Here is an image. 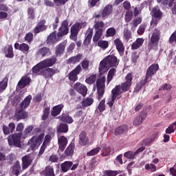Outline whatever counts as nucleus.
Here are the masks:
<instances>
[{
	"label": "nucleus",
	"instance_id": "nucleus-1",
	"mask_svg": "<svg viewBox=\"0 0 176 176\" xmlns=\"http://www.w3.org/2000/svg\"><path fill=\"white\" fill-rule=\"evenodd\" d=\"M57 59L52 56L38 63L32 68V72L36 75H43L44 78H52L56 74V69L49 67H53Z\"/></svg>",
	"mask_w": 176,
	"mask_h": 176
},
{
	"label": "nucleus",
	"instance_id": "nucleus-2",
	"mask_svg": "<svg viewBox=\"0 0 176 176\" xmlns=\"http://www.w3.org/2000/svg\"><path fill=\"white\" fill-rule=\"evenodd\" d=\"M118 64V58L113 55H109L100 61L99 72L100 74H105L111 67H117Z\"/></svg>",
	"mask_w": 176,
	"mask_h": 176
},
{
	"label": "nucleus",
	"instance_id": "nucleus-3",
	"mask_svg": "<svg viewBox=\"0 0 176 176\" xmlns=\"http://www.w3.org/2000/svg\"><path fill=\"white\" fill-rule=\"evenodd\" d=\"M157 69H159V65L157 64L152 65L147 69L146 78L144 80H142L139 84H138L136 87V90L138 91H140V90H141V88L145 85V83H146V82H149V80H151V78H152L153 75H155V74H156Z\"/></svg>",
	"mask_w": 176,
	"mask_h": 176
},
{
	"label": "nucleus",
	"instance_id": "nucleus-4",
	"mask_svg": "<svg viewBox=\"0 0 176 176\" xmlns=\"http://www.w3.org/2000/svg\"><path fill=\"white\" fill-rule=\"evenodd\" d=\"M21 137L23 133H14L8 137V141L10 146H16V148H21Z\"/></svg>",
	"mask_w": 176,
	"mask_h": 176
},
{
	"label": "nucleus",
	"instance_id": "nucleus-5",
	"mask_svg": "<svg viewBox=\"0 0 176 176\" xmlns=\"http://www.w3.org/2000/svg\"><path fill=\"white\" fill-rule=\"evenodd\" d=\"M43 137H45V133L35 135L31 138L30 140L28 141V144L32 151H35V149L38 148V146L42 144V141H43Z\"/></svg>",
	"mask_w": 176,
	"mask_h": 176
},
{
	"label": "nucleus",
	"instance_id": "nucleus-6",
	"mask_svg": "<svg viewBox=\"0 0 176 176\" xmlns=\"http://www.w3.org/2000/svg\"><path fill=\"white\" fill-rule=\"evenodd\" d=\"M160 35V32L159 30L155 29L151 36V42L148 44V49L155 50L157 47V45H159V40L160 39V37L159 36Z\"/></svg>",
	"mask_w": 176,
	"mask_h": 176
},
{
	"label": "nucleus",
	"instance_id": "nucleus-7",
	"mask_svg": "<svg viewBox=\"0 0 176 176\" xmlns=\"http://www.w3.org/2000/svg\"><path fill=\"white\" fill-rule=\"evenodd\" d=\"M96 87L98 89V98L101 100L105 91V77H102L97 80Z\"/></svg>",
	"mask_w": 176,
	"mask_h": 176
},
{
	"label": "nucleus",
	"instance_id": "nucleus-8",
	"mask_svg": "<svg viewBox=\"0 0 176 176\" xmlns=\"http://www.w3.org/2000/svg\"><path fill=\"white\" fill-rule=\"evenodd\" d=\"M78 167H79L78 163L74 164V162L71 161H65L60 165V168L63 173H67V171H69V170H72V171H75Z\"/></svg>",
	"mask_w": 176,
	"mask_h": 176
},
{
	"label": "nucleus",
	"instance_id": "nucleus-9",
	"mask_svg": "<svg viewBox=\"0 0 176 176\" xmlns=\"http://www.w3.org/2000/svg\"><path fill=\"white\" fill-rule=\"evenodd\" d=\"M125 82L122 83L121 85V89L122 91H127L131 86V82L133 80V74L129 73L125 77Z\"/></svg>",
	"mask_w": 176,
	"mask_h": 176
},
{
	"label": "nucleus",
	"instance_id": "nucleus-10",
	"mask_svg": "<svg viewBox=\"0 0 176 176\" xmlns=\"http://www.w3.org/2000/svg\"><path fill=\"white\" fill-rule=\"evenodd\" d=\"M68 27V21H63L58 32V38H61V36H64V35H67V34H68V32L69 31Z\"/></svg>",
	"mask_w": 176,
	"mask_h": 176
},
{
	"label": "nucleus",
	"instance_id": "nucleus-11",
	"mask_svg": "<svg viewBox=\"0 0 176 176\" xmlns=\"http://www.w3.org/2000/svg\"><path fill=\"white\" fill-rule=\"evenodd\" d=\"M80 71H82V67L80 65H78L69 74V79L72 80V82H76V80H78V75L80 74Z\"/></svg>",
	"mask_w": 176,
	"mask_h": 176
},
{
	"label": "nucleus",
	"instance_id": "nucleus-12",
	"mask_svg": "<svg viewBox=\"0 0 176 176\" xmlns=\"http://www.w3.org/2000/svg\"><path fill=\"white\" fill-rule=\"evenodd\" d=\"M80 28H82V24L79 23H76L72 27L70 38H72V41H76V36H78V32H79Z\"/></svg>",
	"mask_w": 176,
	"mask_h": 176
},
{
	"label": "nucleus",
	"instance_id": "nucleus-13",
	"mask_svg": "<svg viewBox=\"0 0 176 176\" xmlns=\"http://www.w3.org/2000/svg\"><path fill=\"white\" fill-rule=\"evenodd\" d=\"M74 89H76L78 93L81 94L82 96H85L86 94H87V87L85 86V85L80 83V82H76L74 86Z\"/></svg>",
	"mask_w": 176,
	"mask_h": 176
},
{
	"label": "nucleus",
	"instance_id": "nucleus-14",
	"mask_svg": "<svg viewBox=\"0 0 176 176\" xmlns=\"http://www.w3.org/2000/svg\"><path fill=\"white\" fill-rule=\"evenodd\" d=\"M68 144V140L65 136H60L58 139V149L60 152H64L65 148H67V145Z\"/></svg>",
	"mask_w": 176,
	"mask_h": 176
},
{
	"label": "nucleus",
	"instance_id": "nucleus-15",
	"mask_svg": "<svg viewBox=\"0 0 176 176\" xmlns=\"http://www.w3.org/2000/svg\"><path fill=\"white\" fill-rule=\"evenodd\" d=\"M45 24H46V21L45 20L38 22L34 29V34H39V32H42V31L47 30V26L45 25Z\"/></svg>",
	"mask_w": 176,
	"mask_h": 176
},
{
	"label": "nucleus",
	"instance_id": "nucleus-16",
	"mask_svg": "<svg viewBox=\"0 0 176 176\" xmlns=\"http://www.w3.org/2000/svg\"><path fill=\"white\" fill-rule=\"evenodd\" d=\"M32 163V160L30 155H26L22 157V168L23 170H27L31 164Z\"/></svg>",
	"mask_w": 176,
	"mask_h": 176
},
{
	"label": "nucleus",
	"instance_id": "nucleus-17",
	"mask_svg": "<svg viewBox=\"0 0 176 176\" xmlns=\"http://www.w3.org/2000/svg\"><path fill=\"white\" fill-rule=\"evenodd\" d=\"M31 82V78L28 76H23L18 82V86L20 89H24L25 86H28Z\"/></svg>",
	"mask_w": 176,
	"mask_h": 176
},
{
	"label": "nucleus",
	"instance_id": "nucleus-18",
	"mask_svg": "<svg viewBox=\"0 0 176 176\" xmlns=\"http://www.w3.org/2000/svg\"><path fill=\"white\" fill-rule=\"evenodd\" d=\"M12 175H20L21 171V166H20V161L17 160L15 164L11 167Z\"/></svg>",
	"mask_w": 176,
	"mask_h": 176
},
{
	"label": "nucleus",
	"instance_id": "nucleus-19",
	"mask_svg": "<svg viewBox=\"0 0 176 176\" xmlns=\"http://www.w3.org/2000/svg\"><path fill=\"white\" fill-rule=\"evenodd\" d=\"M64 52H65V44L64 43H61L56 47L55 54L56 56L60 57V56L64 54Z\"/></svg>",
	"mask_w": 176,
	"mask_h": 176
},
{
	"label": "nucleus",
	"instance_id": "nucleus-20",
	"mask_svg": "<svg viewBox=\"0 0 176 176\" xmlns=\"http://www.w3.org/2000/svg\"><path fill=\"white\" fill-rule=\"evenodd\" d=\"M74 151H75V143L71 142L65 151V156L72 157V156H74Z\"/></svg>",
	"mask_w": 176,
	"mask_h": 176
},
{
	"label": "nucleus",
	"instance_id": "nucleus-21",
	"mask_svg": "<svg viewBox=\"0 0 176 176\" xmlns=\"http://www.w3.org/2000/svg\"><path fill=\"white\" fill-rule=\"evenodd\" d=\"M114 43L116 46L118 52L120 53V56H122V54H123L124 52V46L123 45V43H122L120 39L117 38L114 41Z\"/></svg>",
	"mask_w": 176,
	"mask_h": 176
},
{
	"label": "nucleus",
	"instance_id": "nucleus-22",
	"mask_svg": "<svg viewBox=\"0 0 176 176\" xmlns=\"http://www.w3.org/2000/svg\"><path fill=\"white\" fill-rule=\"evenodd\" d=\"M89 142V139L86 135V133H80L78 144L80 146H85Z\"/></svg>",
	"mask_w": 176,
	"mask_h": 176
},
{
	"label": "nucleus",
	"instance_id": "nucleus-23",
	"mask_svg": "<svg viewBox=\"0 0 176 176\" xmlns=\"http://www.w3.org/2000/svg\"><path fill=\"white\" fill-rule=\"evenodd\" d=\"M38 56H42V57H49L50 54H52V52H50V50L47 47H43L38 50L37 52Z\"/></svg>",
	"mask_w": 176,
	"mask_h": 176
},
{
	"label": "nucleus",
	"instance_id": "nucleus-24",
	"mask_svg": "<svg viewBox=\"0 0 176 176\" xmlns=\"http://www.w3.org/2000/svg\"><path fill=\"white\" fill-rule=\"evenodd\" d=\"M146 119V113H142L139 117H137L133 120V124L134 126H139V124H141L144 120Z\"/></svg>",
	"mask_w": 176,
	"mask_h": 176
},
{
	"label": "nucleus",
	"instance_id": "nucleus-25",
	"mask_svg": "<svg viewBox=\"0 0 176 176\" xmlns=\"http://www.w3.org/2000/svg\"><path fill=\"white\" fill-rule=\"evenodd\" d=\"M43 174L44 176H56L54 174V168H53V166L50 165L45 167L43 171Z\"/></svg>",
	"mask_w": 176,
	"mask_h": 176
},
{
	"label": "nucleus",
	"instance_id": "nucleus-26",
	"mask_svg": "<svg viewBox=\"0 0 176 176\" xmlns=\"http://www.w3.org/2000/svg\"><path fill=\"white\" fill-rule=\"evenodd\" d=\"M31 100H32V96L30 95L25 98L24 100L21 103V109H25V108H28V107H30V104H31Z\"/></svg>",
	"mask_w": 176,
	"mask_h": 176
},
{
	"label": "nucleus",
	"instance_id": "nucleus-27",
	"mask_svg": "<svg viewBox=\"0 0 176 176\" xmlns=\"http://www.w3.org/2000/svg\"><path fill=\"white\" fill-rule=\"evenodd\" d=\"M83 57V55L81 54H77L76 56H72L70 58L67 60L68 64H76V63H79L80 60H82V58Z\"/></svg>",
	"mask_w": 176,
	"mask_h": 176
},
{
	"label": "nucleus",
	"instance_id": "nucleus-28",
	"mask_svg": "<svg viewBox=\"0 0 176 176\" xmlns=\"http://www.w3.org/2000/svg\"><path fill=\"white\" fill-rule=\"evenodd\" d=\"M144 43V38H137V40L132 43V50H137L139 47H141Z\"/></svg>",
	"mask_w": 176,
	"mask_h": 176
},
{
	"label": "nucleus",
	"instance_id": "nucleus-29",
	"mask_svg": "<svg viewBox=\"0 0 176 176\" xmlns=\"http://www.w3.org/2000/svg\"><path fill=\"white\" fill-rule=\"evenodd\" d=\"M16 126L14 125V123L11 122L9 124L8 126L5 125L3 126V133H13L14 132Z\"/></svg>",
	"mask_w": 176,
	"mask_h": 176
},
{
	"label": "nucleus",
	"instance_id": "nucleus-30",
	"mask_svg": "<svg viewBox=\"0 0 176 176\" xmlns=\"http://www.w3.org/2000/svg\"><path fill=\"white\" fill-rule=\"evenodd\" d=\"M112 13V5L106 6L102 12V17H107V16H109Z\"/></svg>",
	"mask_w": 176,
	"mask_h": 176
},
{
	"label": "nucleus",
	"instance_id": "nucleus-31",
	"mask_svg": "<svg viewBox=\"0 0 176 176\" xmlns=\"http://www.w3.org/2000/svg\"><path fill=\"white\" fill-rule=\"evenodd\" d=\"M5 56L8 58H12L14 56L13 54V47L12 45H8L4 50Z\"/></svg>",
	"mask_w": 176,
	"mask_h": 176
},
{
	"label": "nucleus",
	"instance_id": "nucleus-32",
	"mask_svg": "<svg viewBox=\"0 0 176 176\" xmlns=\"http://www.w3.org/2000/svg\"><path fill=\"white\" fill-rule=\"evenodd\" d=\"M152 16L155 19H162V11L159 7H154L151 11Z\"/></svg>",
	"mask_w": 176,
	"mask_h": 176
},
{
	"label": "nucleus",
	"instance_id": "nucleus-33",
	"mask_svg": "<svg viewBox=\"0 0 176 176\" xmlns=\"http://www.w3.org/2000/svg\"><path fill=\"white\" fill-rule=\"evenodd\" d=\"M86 35H87V36L84 41V44L89 45V43H90V41H91V38L93 36V29H89L88 30H87Z\"/></svg>",
	"mask_w": 176,
	"mask_h": 176
},
{
	"label": "nucleus",
	"instance_id": "nucleus-34",
	"mask_svg": "<svg viewBox=\"0 0 176 176\" xmlns=\"http://www.w3.org/2000/svg\"><path fill=\"white\" fill-rule=\"evenodd\" d=\"M60 120L61 122H65V123H68V124L74 123V119L67 114H63L60 117Z\"/></svg>",
	"mask_w": 176,
	"mask_h": 176
},
{
	"label": "nucleus",
	"instance_id": "nucleus-35",
	"mask_svg": "<svg viewBox=\"0 0 176 176\" xmlns=\"http://www.w3.org/2000/svg\"><path fill=\"white\" fill-rule=\"evenodd\" d=\"M63 108H64V105L63 104H58L57 106H55L53 108V110L52 111V113H51L52 116H57V115H59Z\"/></svg>",
	"mask_w": 176,
	"mask_h": 176
},
{
	"label": "nucleus",
	"instance_id": "nucleus-36",
	"mask_svg": "<svg viewBox=\"0 0 176 176\" xmlns=\"http://www.w3.org/2000/svg\"><path fill=\"white\" fill-rule=\"evenodd\" d=\"M122 91H123L122 90V87H120V85H117L111 91V94H112L113 97H115L116 98L118 96H120V94Z\"/></svg>",
	"mask_w": 176,
	"mask_h": 176
},
{
	"label": "nucleus",
	"instance_id": "nucleus-37",
	"mask_svg": "<svg viewBox=\"0 0 176 176\" xmlns=\"http://www.w3.org/2000/svg\"><path fill=\"white\" fill-rule=\"evenodd\" d=\"M56 41H57V38H56V33L54 32L47 38L46 42L47 45H52V43H54Z\"/></svg>",
	"mask_w": 176,
	"mask_h": 176
},
{
	"label": "nucleus",
	"instance_id": "nucleus-38",
	"mask_svg": "<svg viewBox=\"0 0 176 176\" xmlns=\"http://www.w3.org/2000/svg\"><path fill=\"white\" fill-rule=\"evenodd\" d=\"M16 116L17 119H25L26 118L28 117V113L22 110L21 111L16 110Z\"/></svg>",
	"mask_w": 176,
	"mask_h": 176
},
{
	"label": "nucleus",
	"instance_id": "nucleus-39",
	"mask_svg": "<svg viewBox=\"0 0 176 176\" xmlns=\"http://www.w3.org/2000/svg\"><path fill=\"white\" fill-rule=\"evenodd\" d=\"M96 80H97V74H92L85 79V82L87 85H93V83H95Z\"/></svg>",
	"mask_w": 176,
	"mask_h": 176
},
{
	"label": "nucleus",
	"instance_id": "nucleus-40",
	"mask_svg": "<svg viewBox=\"0 0 176 176\" xmlns=\"http://www.w3.org/2000/svg\"><path fill=\"white\" fill-rule=\"evenodd\" d=\"M98 46L100 47V49L105 50L109 46V43L107 41L100 40L98 41Z\"/></svg>",
	"mask_w": 176,
	"mask_h": 176
},
{
	"label": "nucleus",
	"instance_id": "nucleus-41",
	"mask_svg": "<svg viewBox=\"0 0 176 176\" xmlns=\"http://www.w3.org/2000/svg\"><path fill=\"white\" fill-rule=\"evenodd\" d=\"M115 35H116V29H115V28H110L107 30V38H109V36H115Z\"/></svg>",
	"mask_w": 176,
	"mask_h": 176
},
{
	"label": "nucleus",
	"instance_id": "nucleus-42",
	"mask_svg": "<svg viewBox=\"0 0 176 176\" xmlns=\"http://www.w3.org/2000/svg\"><path fill=\"white\" fill-rule=\"evenodd\" d=\"M116 73V69L115 68H112L109 71L108 75H107L108 83H109V82L112 80V79L113 78V76L115 75Z\"/></svg>",
	"mask_w": 176,
	"mask_h": 176
},
{
	"label": "nucleus",
	"instance_id": "nucleus-43",
	"mask_svg": "<svg viewBox=\"0 0 176 176\" xmlns=\"http://www.w3.org/2000/svg\"><path fill=\"white\" fill-rule=\"evenodd\" d=\"M58 133H68V125L67 124H60L58 129Z\"/></svg>",
	"mask_w": 176,
	"mask_h": 176
},
{
	"label": "nucleus",
	"instance_id": "nucleus-44",
	"mask_svg": "<svg viewBox=\"0 0 176 176\" xmlns=\"http://www.w3.org/2000/svg\"><path fill=\"white\" fill-rule=\"evenodd\" d=\"M8 87V78H5L0 82V91H3Z\"/></svg>",
	"mask_w": 176,
	"mask_h": 176
},
{
	"label": "nucleus",
	"instance_id": "nucleus-45",
	"mask_svg": "<svg viewBox=\"0 0 176 176\" xmlns=\"http://www.w3.org/2000/svg\"><path fill=\"white\" fill-rule=\"evenodd\" d=\"M33 131V133H39L41 131V129L38 127H34L32 126H30L27 127L25 130V133H31V131Z\"/></svg>",
	"mask_w": 176,
	"mask_h": 176
},
{
	"label": "nucleus",
	"instance_id": "nucleus-46",
	"mask_svg": "<svg viewBox=\"0 0 176 176\" xmlns=\"http://www.w3.org/2000/svg\"><path fill=\"white\" fill-rule=\"evenodd\" d=\"M94 100L92 98H87L84 100H82V107H90L91 104H93Z\"/></svg>",
	"mask_w": 176,
	"mask_h": 176
},
{
	"label": "nucleus",
	"instance_id": "nucleus-47",
	"mask_svg": "<svg viewBox=\"0 0 176 176\" xmlns=\"http://www.w3.org/2000/svg\"><path fill=\"white\" fill-rule=\"evenodd\" d=\"M100 151H101L100 147H97L96 148H94V149L89 151L87 153V156H95V155H97V153H98V152H100Z\"/></svg>",
	"mask_w": 176,
	"mask_h": 176
},
{
	"label": "nucleus",
	"instance_id": "nucleus-48",
	"mask_svg": "<svg viewBox=\"0 0 176 176\" xmlns=\"http://www.w3.org/2000/svg\"><path fill=\"white\" fill-rule=\"evenodd\" d=\"M101 35H102V31L97 30L93 38L94 42H98V41H100V39L101 38Z\"/></svg>",
	"mask_w": 176,
	"mask_h": 176
},
{
	"label": "nucleus",
	"instance_id": "nucleus-49",
	"mask_svg": "<svg viewBox=\"0 0 176 176\" xmlns=\"http://www.w3.org/2000/svg\"><path fill=\"white\" fill-rule=\"evenodd\" d=\"M156 166L153 164H146L145 165V170H150L151 173H155L156 171Z\"/></svg>",
	"mask_w": 176,
	"mask_h": 176
},
{
	"label": "nucleus",
	"instance_id": "nucleus-50",
	"mask_svg": "<svg viewBox=\"0 0 176 176\" xmlns=\"http://www.w3.org/2000/svg\"><path fill=\"white\" fill-rule=\"evenodd\" d=\"M95 30L96 31H102V28L104 27V22L103 21H98L96 22L94 24Z\"/></svg>",
	"mask_w": 176,
	"mask_h": 176
},
{
	"label": "nucleus",
	"instance_id": "nucleus-51",
	"mask_svg": "<svg viewBox=\"0 0 176 176\" xmlns=\"http://www.w3.org/2000/svg\"><path fill=\"white\" fill-rule=\"evenodd\" d=\"M176 130V121L170 124L166 130V133H174Z\"/></svg>",
	"mask_w": 176,
	"mask_h": 176
},
{
	"label": "nucleus",
	"instance_id": "nucleus-52",
	"mask_svg": "<svg viewBox=\"0 0 176 176\" xmlns=\"http://www.w3.org/2000/svg\"><path fill=\"white\" fill-rule=\"evenodd\" d=\"M156 137H157V135L155 134L153 138L144 140L143 141L144 145H146V146L151 145V144H152V142H153L155 140H156Z\"/></svg>",
	"mask_w": 176,
	"mask_h": 176
},
{
	"label": "nucleus",
	"instance_id": "nucleus-53",
	"mask_svg": "<svg viewBox=\"0 0 176 176\" xmlns=\"http://www.w3.org/2000/svg\"><path fill=\"white\" fill-rule=\"evenodd\" d=\"M133 19V12L128 10L125 14V21L129 23Z\"/></svg>",
	"mask_w": 176,
	"mask_h": 176
},
{
	"label": "nucleus",
	"instance_id": "nucleus-54",
	"mask_svg": "<svg viewBox=\"0 0 176 176\" xmlns=\"http://www.w3.org/2000/svg\"><path fill=\"white\" fill-rule=\"evenodd\" d=\"M104 174L106 176H116L118 175V170H104Z\"/></svg>",
	"mask_w": 176,
	"mask_h": 176
},
{
	"label": "nucleus",
	"instance_id": "nucleus-55",
	"mask_svg": "<svg viewBox=\"0 0 176 176\" xmlns=\"http://www.w3.org/2000/svg\"><path fill=\"white\" fill-rule=\"evenodd\" d=\"M127 130L128 128L126 125H122L116 130L115 133H126Z\"/></svg>",
	"mask_w": 176,
	"mask_h": 176
},
{
	"label": "nucleus",
	"instance_id": "nucleus-56",
	"mask_svg": "<svg viewBox=\"0 0 176 176\" xmlns=\"http://www.w3.org/2000/svg\"><path fill=\"white\" fill-rule=\"evenodd\" d=\"M90 65V62L87 60H83L81 62V66L85 69V71H87L89 69V65Z\"/></svg>",
	"mask_w": 176,
	"mask_h": 176
},
{
	"label": "nucleus",
	"instance_id": "nucleus-57",
	"mask_svg": "<svg viewBox=\"0 0 176 176\" xmlns=\"http://www.w3.org/2000/svg\"><path fill=\"white\" fill-rule=\"evenodd\" d=\"M175 0H170L168 1V0H157V2H160L161 3H162V5H168L170 8H171V6H173V3L175 1Z\"/></svg>",
	"mask_w": 176,
	"mask_h": 176
},
{
	"label": "nucleus",
	"instance_id": "nucleus-58",
	"mask_svg": "<svg viewBox=\"0 0 176 176\" xmlns=\"http://www.w3.org/2000/svg\"><path fill=\"white\" fill-rule=\"evenodd\" d=\"M131 36V32H130V30H129V29H124V38L126 39V41H129Z\"/></svg>",
	"mask_w": 176,
	"mask_h": 176
},
{
	"label": "nucleus",
	"instance_id": "nucleus-59",
	"mask_svg": "<svg viewBox=\"0 0 176 176\" xmlns=\"http://www.w3.org/2000/svg\"><path fill=\"white\" fill-rule=\"evenodd\" d=\"M20 50L21 52H28L30 50V46L25 43H22L20 45Z\"/></svg>",
	"mask_w": 176,
	"mask_h": 176
},
{
	"label": "nucleus",
	"instance_id": "nucleus-60",
	"mask_svg": "<svg viewBox=\"0 0 176 176\" xmlns=\"http://www.w3.org/2000/svg\"><path fill=\"white\" fill-rule=\"evenodd\" d=\"M98 109L100 112H104L105 111V100H102L98 105Z\"/></svg>",
	"mask_w": 176,
	"mask_h": 176
},
{
	"label": "nucleus",
	"instance_id": "nucleus-61",
	"mask_svg": "<svg viewBox=\"0 0 176 176\" xmlns=\"http://www.w3.org/2000/svg\"><path fill=\"white\" fill-rule=\"evenodd\" d=\"M145 28H146V25L145 24L141 25L138 30V34L139 35H142V34L145 32Z\"/></svg>",
	"mask_w": 176,
	"mask_h": 176
},
{
	"label": "nucleus",
	"instance_id": "nucleus-62",
	"mask_svg": "<svg viewBox=\"0 0 176 176\" xmlns=\"http://www.w3.org/2000/svg\"><path fill=\"white\" fill-rule=\"evenodd\" d=\"M50 111V109H49L48 107H46L43 110V116H42L43 120H46V119H47V117L49 116V111Z\"/></svg>",
	"mask_w": 176,
	"mask_h": 176
},
{
	"label": "nucleus",
	"instance_id": "nucleus-63",
	"mask_svg": "<svg viewBox=\"0 0 176 176\" xmlns=\"http://www.w3.org/2000/svg\"><path fill=\"white\" fill-rule=\"evenodd\" d=\"M49 161L52 162V163H57V162H58V156H57V155L52 154L50 157Z\"/></svg>",
	"mask_w": 176,
	"mask_h": 176
},
{
	"label": "nucleus",
	"instance_id": "nucleus-64",
	"mask_svg": "<svg viewBox=\"0 0 176 176\" xmlns=\"http://www.w3.org/2000/svg\"><path fill=\"white\" fill-rule=\"evenodd\" d=\"M170 43H176V32H175L169 38Z\"/></svg>",
	"mask_w": 176,
	"mask_h": 176
}]
</instances>
